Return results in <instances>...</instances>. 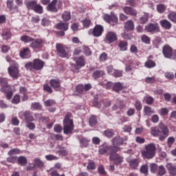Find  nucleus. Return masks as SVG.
Returning <instances> with one entry per match:
<instances>
[{
  "label": "nucleus",
  "mask_w": 176,
  "mask_h": 176,
  "mask_svg": "<svg viewBox=\"0 0 176 176\" xmlns=\"http://www.w3.org/2000/svg\"><path fill=\"white\" fill-rule=\"evenodd\" d=\"M158 127L160 129L153 127L151 129V134L153 137H159L160 141H164V140L170 135V129L163 122H160Z\"/></svg>",
  "instance_id": "f257e3e1"
},
{
  "label": "nucleus",
  "mask_w": 176,
  "mask_h": 176,
  "mask_svg": "<svg viewBox=\"0 0 176 176\" xmlns=\"http://www.w3.org/2000/svg\"><path fill=\"white\" fill-rule=\"evenodd\" d=\"M142 157L146 160H151L156 156V144L150 143L144 145V150L141 151Z\"/></svg>",
  "instance_id": "f03ea898"
},
{
  "label": "nucleus",
  "mask_w": 176,
  "mask_h": 176,
  "mask_svg": "<svg viewBox=\"0 0 176 176\" xmlns=\"http://www.w3.org/2000/svg\"><path fill=\"white\" fill-rule=\"evenodd\" d=\"M45 67V61L39 58H35L32 62L25 63V68L30 71H42Z\"/></svg>",
  "instance_id": "7ed1b4c3"
},
{
  "label": "nucleus",
  "mask_w": 176,
  "mask_h": 176,
  "mask_svg": "<svg viewBox=\"0 0 176 176\" xmlns=\"http://www.w3.org/2000/svg\"><path fill=\"white\" fill-rule=\"evenodd\" d=\"M120 151V148L118 146H108L107 143H103L99 146L100 155H112V153H118Z\"/></svg>",
  "instance_id": "20e7f679"
},
{
  "label": "nucleus",
  "mask_w": 176,
  "mask_h": 176,
  "mask_svg": "<svg viewBox=\"0 0 176 176\" xmlns=\"http://www.w3.org/2000/svg\"><path fill=\"white\" fill-rule=\"evenodd\" d=\"M75 124H74V120L71 119L69 115H66L63 120V133L68 135V134H72Z\"/></svg>",
  "instance_id": "39448f33"
},
{
  "label": "nucleus",
  "mask_w": 176,
  "mask_h": 176,
  "mask_svg": "<svg viewBox=\"0 0 176 176\" xmlns=\"http://www.w3.org/2000/svg\"><path fill=\"white\" fill-rule=\"evenodd\" d=\"M26 8L28 10H33L35 13H38V14L43 13V7L38 4L36 0L28 1L26 3Z\"/></svg>",
  "instance_id": "423d86ee"
},
{
  "label": "nucleus",
  "mask_w": 176,
  "mask_h": 176,
  "mask_svg": "<svg viewBox=\"0 0 176 176\" xmlns=\"http://www.w3.org/2000/svg\"><path fill=\"white\" fill-rule=\"evenodd\" d=\"M63 8V1L61 0H52L47 6V12L50 13H57L59 9Z\"/></svg>",
  "instance_id": "0eeeda50"
},
{
  "label": "nucleus",
  "mask_w": 176,
  "mask_h": 176,
  "mask_svg": "<svg viewBox=\"0 0 176 176\" xmlns=\"http://www.w3.org/2000/svg\"><path fill=\"white\" fill-rule=\"evenodd\" d=\"M56 49L57 54L58 56H59V57L65 58V57L68 56V47H65V45L61 43H56Z\"/></svg>",
  "instance_id": "6e6552de"
},
{
  "label": "nucleus",
  "mask_w": 176,
  "mask_h": 176,
  "mask_svg": "<svg viewBox=\"0 0 176 176\" xmlns=\"http://www.w3.org/2000/svg\"><path fill=\"white\" fill-rule=\"evenodd\" d=\"M104 32V26L101 25H96L93 30H89V35H93L95 38H99Z\"/></svg>",
  "instance_id": "1a4fd4ad"
},
{
  "label": "nucleus",
  "mask_w": 176,
  "mask_h": 176,
  "mask_svg": "<svg viewBox=\"0 0 176 176\" xmlns=\"http://www.w3.org/2000/svg\"><path fill=\"white\" fill-rule=\"evenodd\" d=\"M45 45V40L42 38H34L33 41L30 44V47L36 50H42Z\"/></svg>",
  "instance_id": "9d476101"
},
{
  "label": "nucleus",
  "mask_w": 176,
  "mask_h": 176,
  "mask_svg": "<svg viewBox=\"0 0 176 176\" xmlns=\"http://www.w3.org/2000/svg\"><path fill=\"white\" fill-rule=\"evenodd\" d=\"M8 74L14 80H17L20 78V70L17 66H11L8 68Z\"/></svg>",
  "instance_id": "9b49d317"
},
{
  "label": "nucleus",
  "mask_w": 176,
  "mask_h": 176,
  "mask_svg": "<svg viewBox=\"0 0 176 176\" xmlns=\"http://www.w3.org/2000/svg\"><path fill=\"white\" fill-rule=\"evenodd\" d=\"M144 30L146 32H150L151 34H157V32H160V28L157 23H148L145 26Z\"/></svg>",
  "instance_id": "f8f14e48"
},
{
  "label": "nucleus",
  "mask_w": 176,
  "mask_h": 176,
  "mask_svg": "<svg viewBox=\"0 0 176 176\" xmlns=\"http://www.w3.org/2000/svg\"><path fill=\"white\" fill-rule=\"evenodd\" d=\"M118 41V34L115 32H108L104 38V42L107 43H113V42H116Z\"/></svg>",
  "instance_id": "ddd939ff"
},
{
  "label": "nucleus",
  "mask_w": 176,
  "mask_h": 176,
  "mask_svg": "<svg viewBox=\"0 0 176 176\" xmlns=\"http://www.w3.org/2000/svg\"><path fill=\"white\" fill-rule=\"evenodd\" d=\"M109 157H110V160H113L116 166H120V164H122L124 160V158L123 157L120 156V155L117 154L116 153H111Z\"/></svg>",
  "instance_id": "4468645a"
},
{
  "label": "nucleus",
  "mask_w": 176,
  "mask_h": 176,
  "mask_svg": "<svg viewBox=\"0 0 176 176\" xmlns=\"http://www.w3.org/2000/svg\"><path fill=\"white\" fill-rule=\"evenodd\" d=\"M31 50L30 47H23L19 51V57L23 59L31 58Z\"/></svg>",
  "instance_id": "2eb2a0df"
},
{
  "label": "nucleus",
  "mask_w": 176,
  "mask_h": 176,
  "mask_svg": "<svg viewBox=\"0 0 176 176\" xmlns=\"http://www.w3.org/2000/svg\"><path fill=\"white\" fill-rule=\"evenodd\" d=\"M162 54L165 58H171L173 56V47L168 45H166L162 48Z\"/></svg>",
  "instance_id": "dca6fc26"
},
{
  "label": "nucleus",
  "mask_w": 176,
  "mask_h": 176,
  "mask_svg": "<svg viewBox=\"0 0 176 176\" xmlns=\"http://www.w3.org/2000/svg\"><path fill=\"white\" fill-rule=\"evenodd\" d=\"M122 10L125 14L133 16V17H135L138 14L137 10L129 6L122 7Z\"/></svg>",
  "instance_id": "f3484780"
},
{
  "label": "nucleus",
  "mask_w": 176,
  "mask_h": 176,
  "mask_svg": "<svg viewBox=\"0 0 176 176\" xmlns=\"http://www.w3.org/2000/svg\"><path fill=\"white\" fill-rule=\"evenodd\" d=\"M0 91H5L6 89H10V85L8 82V78L0 77Z\"/></svg>",
  "instance_id": "a211bd4d"
},
{
  "label": "nucleus",
  "mask_w": 176,
  "mask_h": 176,
  "mask_svg": "<svg viewBox=\"0 0 176 176\" xmlns=\"http://www.w3.org/2000/svg\"><path fill=\"white\" fill-rule=\"evenodd\" d=\"M55 27L56 30H59L60 31H68L69 28V23L60 21Z\"/></svg>",
  "instance_id": "6ab92c4d"
},
{
  "label": "nucleus",
  "mask_w": 176,
  "mask_h": 176,
  "mask_svg": "<svg viewBox=\"0 0 176 176\" xmlns=\"http://www.w3.org/2000/svg\"><path fill=\"white\" fill-rule=\"evenodd\" d=\"M20 115H23V116H24L26 123H30V122H34V120H35L34 116H32V113H31V111H30L21 112Z\"/></svg>",
  "instance_id": "aec40b11"
},
{
  "label": "nucleus",
  "mask_w": 176,
  "mask_h": 176,
  "mask_svg": "<svg viewBox=\"0 0 176 176\" xmlns=\"http://www.w3.org/2000/svg\"><path fill=\"white\" fill-rule=\"evenodd\" d=\"M50 85L54 90H58L61 87V81L58 79H51L50 80Z\"/></svg>",
  "instance_id": "412c9836"
},
{
  "label": "nucleus",
  "mask_w": 176,
  "mask_h": 176,
  "mask_svg": "<svg viewBox=\"0 0 176 176\" xmlns=\"http://www.w3.org/2000/svg\"><path fill=\"white\" fill-rule=\"evenodd\" d=\"M74 61H76L77 67H85L86 65V59L83 56L75 57Z\"/></svg>",
  "instance_id": "4be33fe9"
},
{
  "label": "nucleus",
  "mask_w": 176,
  "mask_h": 176,
  "mask_svg": "<svg viewBox=\"0 0 176 176\" xmlns=\"http://www.w3.org/2000/svg\"><path fill=\"white\" fill-rule=\"evenodd\" d=\"M112 146H120V145H123V138L120 136H116L113 139L111 140Z\"/></svg>",
  "instance_id": "5701e85b"
},
{
  "label": "nucleus",
  "mask_w": 176,
  "mask_h": 176,
  "mask_svg": "<svg viewBox=\"0 0 176 176\" xmlns=\"http://www.w3.org/2000/svg\"><path fill=\"white\" fill-rule=\"evenodd\" d=\"M19 93L20 94H22L21 96L22 101H27V100H28V92L27 91V88L24 87H20Z\"/></svg>",
  "instance_id": "b1692460"
},
{
  "label": "nucleus",
  "mask_w": 176,
  "mask_h": 176,
  "mask_svg": "<svg viewBox=\"0 0 176 176\" xmlns=\"http://www.w3.org/2000/svg\"><path fill=\"white\" fill-rule=\"evenodd\" d=\"M160 24L161 27H162V28H164L165 30H170V28L173 27L171 22L167 19L161 20L160 21Z\"/></svg>",
  "instance_id": "393cba45"
},
{
  "label": "nucleus",
  "mask_w": 176,
  "mask_h": 176,
  "mask_svg": "<svg viewBox=\"0 0 176 176\" xmlns=\"http://www.w3.org/2000/svg\"><path fill=\"white\" fill-rule=\"evenodd\" d=\"M144 116H151L152 114L155 113V110L152 109V107L149 106H144L143 109Z\"/></svg>",
  "instance_id": "a878e982"
},
{
  "label": "nucleus",
  "mask_w": 176,
  "mask_h": 176,
  "mask_svg": "<svg viewBox=\"0 0 176 176\" xmlns=\"http://www.w3.org/2000/svg\"><path fill=\"white\" fill-rule=\"evenodd\" d=\"M105 75V72L103 70H96L93 72L92 78L97 80V79H100V78H102Z\"/></svg>",
  "instance_id": "bb28decb"
},
{
  "label": "nucleus",
  "mask_w": 176,
  "mask_h": 176,
  "mask_svg": "<svg viewBox=\"0 0 176 176\" xmlns=\"http://www.w3.org/2000/svg\"><path fill=\"white\" fill-rule=\"evenodd\" d=\"M166 168L168 171L169 176H176V166L168 164L166 165Z\"/></svg>",
  "instance_id": "cd10ccee"
},
{
  "label": "nucleus",
  "mask_w": 176,
  "mask_h": 176,
  "mask_svg": "<svg viewBox=\"0 0 176 176\" xmlns=\"http://www.w3.org/2000/svg\"><path fill=\"white\" fill-rule=\"evenodd\" d=\"M124 108H126V105L123 100H118L112 107L113 111H116L117 109H124Z\"/></svg>",
  "instance_id": "c85d7f7f"
},
{
  "label": "nucleus",
  "mask_w": 176,
  "mask_h": 176,
  "mask_svg": "<svg viewBox=\"0 0 176 176\" xmlns=\"http://www.w3.org/2000/svg\"><path fill=\"white\" fill-rule=\"evenodd\" d=\"M80 146L81 148H87L89 146V142H90V140L87 138H79Z\"/></svg>",
  "instance_id": "c756f323"
},
{
  "label": "nucleus",
  "mask_w": 176,
  "mask_h": 176,
  "mask_svg": "<svg viewBox=\"0 0 176 176\" xmlns=\"http://www.w3.org/2000/svg\"><path fill=\"white\" fill-rule=\"evenodd\" d=\"M129 46V43L126 41H120L118 44V47L120 52H126L127 50V47Z\"/></svg>",
  "instance_id": "7c9ffc66"
},
{
  "label": "nucleus",
  "mask_w": 176,
  "mask_h": 176,
  "mask_svg": "<svg viewBox=\"0 0 176 176\" xmlns=\"http://www.w3.org/2000/svg\"><path fill=\"white\" fill-rule=\"evenodd\" d=\"M123 90V84L121 82H115L113 85V91H116V93H119V91H122Z\"/></svg>",
  "instance_id": "2f4dec72"
},
{
  "label": "nucleus",
  "mask_w": 176,
  "mask_h": 176,
  "mask_svg": "<svg viewBox=\"0 0 176 176\" xmlns=\"http://www.w3.org/2000/svg\"><path fill=\"white\" fill-rule=\"evenodd\" d=\"M18 164L19 166H22V167H24L25 166H27V163H28V161L27 160V157L24 156H19L18 159H16Z\"/></svg>",
  "instance_id": "473e14b6"
},
{
  "label": "nucleus",
  "mask_w": 176,
  "mask_h": 176,
  "mask_svg": "<svg viewBox=\"0 0 176 176\" xmlns=\"http://www.w3.org/2000/svg\"><path fill=\"white\" fill-rule=\"evenodd\" d=\"M148 21H149V14L146 13H144L138 20L140 24H146Z\"/></svg>",
  "instance_id": "72a5a7b5"
},
{
  "label": "nucleus",
  "mask_w": 176,
  "mask_h": 176,
  "mask_svg": "<svg viewBox=\"0 0 176 176\" xmlns=\"http://www.w3.org/2000/svg\"><path fill=\"white\" fill-rule=\"evenodd\" d=\"M5 90L6 91H1V93H5L6 98H7V100H12V98L13 97V91H12V87H10V88H7Z\"/></svg>",
  "instance_id": "f704fd0d"
},
{
  "label": "nucleus",
  "mask_w": 176,
  "mask_h": 176,
  "mask_svg": "<svg viewBox=\"0 0 176 176\" xmlns=\"http://www.w3.org/2000/svg\"><path fill=\"white\" fill-rule=\"evenodd\" d=\"M144 67L148 69L155 68V67H156V62L153 61L151 59H147V60L144 63Z\"/></svg>",
  "instance_id": "c9c22d12"
},
{
  "label": "nucleus",
  "mask_w": 176,
  "mask_h": 176,
  "mask_svg": "<svg viewBox=\"0 0 176 176\" xmlns=\"http://www.w3.org/2000/svg\"><path fill=\"white\" fill-rule=\"evenodd\" d=\"M124 28L126 31H133L134 30V22L133 21H127L125 23Z\"/></svg>",
  "instance_id": "e433bc0d"
},
{
  "label": "nucleus",
  "mask_w": 176,
  "mask_h": 176,
  "mask_svg": "<svg viewBox=\"0 0 176 176\" xmlns=\"http://www.w3.org/2000/svg\"><path fill=\"white\" fill-rule=\"evenodd\" d=\"M21 41L24 43H32V42L34 41V38L28 35H23L22 36H21Z\"/></svg>",
  "instance_id": "4c0bfd02"
},
{
  "label": "nucleus",
  "mask_w": 176,
  "mask_h": 176,
  "mask_svg": "<svg viewBox=\"0 0 176 176\" xmlns=\"http://www.w3.org/2000/svg\"><path fill=\"white\" fill-rule=\"evenodd\" d=\"M140 164V160L138 159H133L130 161L129 166L131 168L135 170Z\"/></svg>",
  "instance_id": "58836bf2"
},
{
  "label": "nucleus",
  "mask_w": 176,
  "mask_h": 176,
  "mask_svg": "<svg viewBox=\"0 0 176 176\" xmlns=\"http://www.w3.org/2000/svg\"><path fill=\"white\" fill-rule=\"evenodd\" d=\"M2 38L5 39V41H8L12 38V32L10 30H5L2 33Z\"/></svg>",
  "instance_id": "ea45409f"
},
{
  "label": "nucleus",
  "mask_w": 176,
  "mask_h": 176,
  "mask_svg": "<svg viewBox=\"0 0 176 176\" xmlns=\"http://www.w3.org/2000/svg\"><path fill=\"white\" fill-rule=\"evenodd\" d=\"M89 126H91V127H94V126H96V124H97V123H98L97 116H91V117L89 118Z\"/></svg>",
  "instance_id": "a19ab883"
},
{
  "label": "nucleus",
  "mask_w": 176,
  "mask_h": 176,
  "mask_svg": "<svg viewBox=\"0 0 176 176\" xmlns=\"http://www.w3.org/2000/svg\"><path fill=\"white\" fill-rule=\"evenodd\" d=\"M103 135L107 138H112V137L115 135V132H113V130L112 129H107L103 132Z\"/></svg>",
  "instance_id": "79ce46f5"
},
{
  "label": "nucleus",
  "mask_w": 176,
  "mask_h": 176,
  "mask_svg": "<svg viewBox=\"0 0 176 176\" xmlns=\"http://www.w3.org/2000/svg\"><path fill=\"white\" fill-rule=\"evenodd\" d=\"M63 21H69L71 20V12L65 11L62 14Z\"/></svg>",
  "instance_id": "37998d69"
},
{
  "label": "nucleus",
  "mask_w": 176,
  "mask_h": 176,
  "mask_svg": "<svg viewBox=\"0 0 176 176\" xmlns=\"http://www.w3.org/2000/svg\"><path fill=\"white\" fill-rule=\"evenodd\" d=\"M166 9H167V7L164 6V4H158L157 6V10L158 13L163 14L164 12H166Z\"/></svg>",
  "instance_id": "c03bdc74"
},
{
  "label": "nucleus",
  "mask_w": 176,
  "mask_h": 176,
  "mask_svg": "<svg viewBox=\"0 0 176 176\" xmlns=\"http://www.w3.org/2000/svg\"><path fill=\"white\" fill-rule=\"evenodd\" d=\"M168 19L173 23H176V12H170L168 14Z\"/></svg>",
  "instance_id": "a18cd8bd"
},
{
  "label": "nucleus",
  "mask_w": 176,
  "mask_h": 176,
  "mask_svg": "<svg viewBox=\"0 0 176 176\" xmlns=\"http://www.w3.org/2000/svg\"><path fill=\"white\" fill-rule=\"evenodd\" d=\"M168 109L166 107H163L158 111V113L160 116H167L168 115Z\"/></svg>",
  "instance_id": "49530a36"
},
{
  "label": "nucleus",
  "mask_w": 176,
  "mask_h": 176,
  "mask_svg": "<svg viewBox=\"0 0 176 176\" xmlns=\"http://www.w3.org/2000/svg\"><path fill=\"white\" fill-rule=\"evenodd\" d=\"M44 105L45 107H53V105H56V100L53 99H48L44 101Z\"/></svg>",
  "instance_id": "de8ad7c7"
},
{
  "label": "nucleus",
  "mask_w": 176,
  "mask_h": 176,
  "mask_svg": "<svg viewBox=\"0 0 176 176\" xmlns=\"http://www.w3.org/2000/svg\"><path fill=\"white\" fill-rule=\"evenodd\" d=\"M140 171L142 174H144V175H148V164H144L140 167Z\"/></svg>",
  "instance_id": "09e8293b"
},
{
  "label": "nucleus",
  "mask_w": 176,
  "mask_h": 176,
  "mask_svg": "<svg viewBox=\"0 0 176 176\" xmlns=\"http://www.w3.org/2000/svg\"><path fill=\"white\" fill-rule=\"evenodd\" d=\"M52 21L46 17L43 18L41 20V25H43V27H47L50 25Z\"/></svg>",
  "instance_id": "8fccbe9b"
},
{
  "label": "nucleus",
  "mask_w": 176,
  "mask_h": 176,
  "mask_svg": "<svg viewBox=\"0 0 176 176\" xmlns=\"http://www.w3.org/2000/svg\"><path fill=\"white\" fill-rule=\"evenodd\" d=\"M141 41L143 43L149 44L151 43V38L147 35L143 34L141 36Z\"/></svg>",
  "instance_id": "3c124183"
},
{
  "label": "nucleus",
  "mask_w": 176,
  "mask_h": 176,
  "mask_svg": "<svg viewBox=\"0 0 176 176\" xmlns=\"http://www.w3.org/2000/svg\"><path fill=\"white\" fill-rule=\"evenodd\" d=\"M166 174V168L163 165H161L158 168L157 175L163 176Z\"/></svg>",
  "instance_id": "603ef678"
},
{
  "label": "nucleus",
  "mask_w": 176,
  "mask_h": 176,
  "mask_svg": "<svg viewBox=\"0 0 176 176\" xmlns=\"http://www.w3.org/2000/svg\"><path fill=\"white\" fill-rule=\"evenodd\" d=\"M113 75L115 78H120L121 76H123V70L115 69Z\"/></svg>",
  "instance_id": "864d4df0"
},
{
  "label": "nucleus",
  "mask_w": 176,
  "mask_h": 176,
  "mask_svg": "<svg viewBox=\"0 0 176 176\" xmlns=\"http://www.w3.org/2000/svg\"><path fill=\"white\" fill-rule=\"evenodd\" d=\"M20 154V149L19 148H12L8 153V156H13V155H19Z\"/></svg>",
  "instance_id": "5fc2aeb1"
},
{
  "label": "nucleus",
  "mask_w": 176,
  "mask_h": 176,
  "mask_svg": "<svg viewBox=\"0 0 176 176\" xmlns=\"http://www.w3.org/2000/svg\"><path fill=\"white\" fill-rule=\"evenodd\" d=\"M82 23L84 28H89L91 24V21L89 19H85L82 21Z\"/></svg>",
  "instance_id": "6e6d98bb"
},
{
  "label": "nucleus",
  "mask_w": 176,
  "mask_h": 176,
  "mask_svg": "<svg viewBox=\"0 0 176 176\" xmlns=\"http://www.w3.org/2000/svg\"><path fill=\"white\" fill-rule=\"evenodd\" d=\"M98 171L100 175H107V171H105V168H104L103 165H100L98 167Z\"/></svg>",
  "instance_id": "4d7b16f0"
},
{
  "label": "nucleus",
  "mask_w": 176,
  "mask_h": 176,
  "mask_svg": "<svg viewBox=\"0 0 176 176\" xmlns=\"http://www.w3.org/2000/svg\"><path fill=\"white\" fill-rule=\"evenodd\" d=\"M34 163L36 167H38L39 168L43 167V162H42L40 159L34 160Z\"/></svg>",
  "instance_id": "13d9d810"
},
{
  "label": "nucleus",
  "mask_w": 176,
  "mask_h": 176,
  "mask_svg": "<svg viewBox=\"0 0 176 176\" xmlns=\"http://www.w3.org/2000/svg\"><path fill=\"white\" fill-rule=\"evenodd\" d=\"M174 142H175V138H174V137H169L167 140L168 147L171 148L174 144Z\"/></svg>",
  "instance_id": "bf43d9fd"
},
{
  "label": "nucleus",
  "mask_w": 176,
  "mask_h": 176,
  "mask_svg": "<svg viewBox=\"0 0 176 176\" xmlns=\"http://www.w3.org/2000/svg\"><path fill=\"white\" fill-rule=\"evenodd\" d=\"M76 90L79 94H82L83 91H85V86L83 85H78L76 87Z\"/></svg>",
  "instance_id": "052dcab7"
},
{
  "label": "nucleus",
  "mask_w": 176,
  "mask_h": 176,
  "mask_svg": "<svg viewBox=\"0 0 176 176\" xmlns=\"http://www.w3.org/2000/svg\"><path fill=\"white\" fill-rule=\"evenodd\" d=\"M82 49L86 56H91V50H90V48H89V47L83 45Z\"/></svg>",
  "instance_id": "680f3d73"
},
{
  "label": "nucleus",
  "mask_w": 176,
  "mask_h": 176,
  "mask_svg": "<svg viewBox=\"0 0 176 176\" xmlns=\"http://www.w3.org/2000/svg\"><path fill=\"white\" fill-rule=\"evenodd\" d=\"M156 82V78L155 76L152 77H146L145 78V82L146 83H150L151 85L155 83Z\"/></svg>",
  "instance_id": "e2e57ef3"
},
{
  "label": "nucleus",
  "mask_w": 176,
  "mask_h": 176,
  "mask_svg": "<svg viewBox=\"0 0 176 176\" xmlns=\"http://www.w3.org/2000/svg\"><path fill=\"white\" fill-rule=\"evenodd\" d=\"M146 104L148 105H152L155 102V99L152 96H147L145 98Z\"/></svg>",
  "instance_id": "0e129e2a"
},
{
  "label": "nucleus",
  "mask_w": 176,
  "mask_h": 176,
  "mask_svg": "<svg viewBox=\"0 0 176 176\" xmlns=\"http://www.w3.org/2000/svg\"><path fill=\"white\" fill-rule=\"evenodd\" d=\"M20 100H21V97H20V95L19 94H16L12 100V104H19L20 103Z\"/></svg>",
  "instance_id": "69168bd1"
},
{
  "label": "nucleus",
  "mask_w": 176,
  "mask_h": 176,
  "mask_svg": "<svg viewBox=\"0 0 176 176\" xmlns=\"http://www.w3.org/2000/svg\"><path fill=\"white\" fill-rule=\"evenodd\" d=\"M2 53L6 54L10 50V46L3 45L1 47Z\"/></svg>",
  "instance_id": "338daca9"
},
{
  "label": "nucleus",
  "mask_w": 176,
  "mask_h": 176,
  "mask_svg": "<svg viewBox=\"0 0 176 176\" xmlns=\"http://www.w3.org/2000/svg\"><path fill=\"white\" fill-rule=\"evenodd\" d=\"M31 108L32 109H41V108H42V105H41V104H39V102H33L32 103L31 105Z\"/></svg>",
  "instance_id": "774afa93"
}]
</instances>
